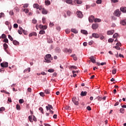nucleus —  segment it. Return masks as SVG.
<instances>
[{"label": "nucleus", "instance_id": "f257e3e1", "mask_svg": "<svg viewBox=\"0 0 126 126\" xmlns=\"http://www.w3.org/2000/svg\"><path fill=\"white\" fill-rule=\"evenodd\" d=\"M122 14V12L121 11H120L119 9H117L115 11L114 13V15L115 16H117L118 17H119L120 15Z\"/></svg>", "mask_w": 126, "mask_h": 126}, {"label": "nucleus", "instance_id": "f03ea898", "mask_svg": "<svg viewBox=\"0 0 126 126\" xmlns=\"http://www.w3.org/2000/svg\"><path fill=\"white\" fill-rule=\"evenodd\" d=\"M72 102H73L74 104L76 106L78 105V104H79V103L78 102V98L76 97H73L72 98Z\"/></svg>", "mask_w": 126, "mask_h": 126}, {"label": "nucleus", "instance_id": "7ed1b4c3", "mask_svg": "<svg viewBox=\"0 0 126 126\" xmlns=\"http://www.w3.org/2000/svg\"><path fill=\"white\" fill-rule=\"evenodd\" d=\"M76 14L79 18H82V17H83V14H82V12H81V11H77L76 12Z\"/></svg>", "mask_w": 126, "mask_h": 126}, {"label": "nucleus", "instance_id": "20e7f679", "mask_svg": "<svg viewBox=\"0 0 126 126\" xmlns=\"http://www.w3.org/2000/svg\"><path fill=\"white\" fill-rule=\"evenodd\" d=\"M1 67H8V63L4 62L0 63Z\"/></svg>", "mask_w": 126, "mask_h": 126}, {"label": "nucleus", "instance_id": "39448f33", "mask_svg": "<svg viewBox=\"0 0 126 126\" xmlns=\"http://www.w3.org/2000/svg\"><path fill=\"white\" fill-rule=\"evenodd\" d=\"M94 19H95V17H94V16L93 15H91L89 17V21L91 23H92L93 21H94Z\"/></svg>", "mask_w": 126, "mask_h": 126}, {"label": "nucleus", "instance_id": "423d86ee", "mask_svg": "<svg viewBox=\"0 0 126 126\" xmlns=\"http://www.w3.org/2000/svg\"><path fill=\"white\" fill-rule=\"evenodd\" d=\"M47 111H50L51 110H54V108H53V106L51 104H48V106H46L45 107Z\"/></svg>", "mask_w": 126, "mask_h": 126}, {"label": "nucleus", "instance_id": "0eeeda50", "mask_svg": "<svg viewBox=\"0 0 126 126\" xmlns=\"http://www.w3.org/2000/svg\"><path fill=\"white\" fill-rule=\"evenodd\" d=\"M92 28L94 29V30L97 29V28H98V24H93Z\"/></svg>", "mask_w": 126, "mask_h": 126}, {"label": "nucleus", "instance_id": "6e6552de", "mask_svg": "<svg viewBox=\"0 0 126 126\" xmlns=\"http://www.w3.org/2000/svg\"><path fill=\"white\" fill-rule=\"evenodd\" d=\"M92 37L95 38V39H98L99 38V34L98 33H92Z\"/></svg>", "mask_w": 126, "mask_h": 126}, {"label": "nucleus", "instance_id": "1a4fd4ad", "mask_svg": "<svg viewBox=\"0 0 126 126\" xmlns=\"http://www.w3.org/2000/svg\"><path fill=\"white\" fill-rule=\"evenodd\" d=\"M120 10L122 11V12H123L124 13H126V7H121L120 8Z\"/></svg>", "mask_w": 126, "mask_h": 126}, {"label": "nucleus", "instance_id": "9d476101", "mask_svg": "<svg viewBox=\"0 0 126 126\" xmlns=\"http://www.w3.org/2000/svg\"><path fill=\"white\" fill-rule=\"evenodd\" d=\"M80 95L82 97H83L84 96H86V95H87V92L86 91H82L81 94H80Z\"/></svg>", "mask_w": 126, "mask_h": 126}, {"label": "nucleus", "instance_id": "9b49d317", "mask_svg": "<svg viewBox=\"0 0 126 126\" xmlns=\"http://www.w3.org/2000/svg\"><path fill=\"white\" fill-rule=\"evenodd\" d=\"M114 32L115 31L114 30L108 31H107V35H113Z\"/></svg>", "mask_w": 126, "mask_h": 126}, {"label": "nucleus", "instance_id": "f8f14e48", "mask_svg": "<svg viewBox=\"0 0 126 126\" xmlns=\"http://www.w3.org/2000/svg\"><path fill=\"white\" fill-rule=\"evenodd\" d=\"M71 32H72V33H74V34H77V33H78V31L76 29H71Z\"/></svg>", "mask_w": 126, "mask_h": 126}, {"label": "nucleus", "instance_id": "ddd939ff", "mask_svg": "<svg viewBox=\"0 0 126 126\" xmlns=\"http://www.w3.org/2000/svg\"><path fill=\"white\" fill-rule=\"evenodd\" d=\"M90 60H91V61L92 62V63H96V60H95V59H94V56L91 57Z\"/></svg>", "mask_w": 126, "mask_h": 126}, {"label": "nucleus", "instance_id": "4468645a", "mask_svg": "<svg viewBox=\"0 0 126 126\" xmlns=\"http://www.w3.org/2000/svg\"><path fill=\"white\" fill-rule=\"evenodd\" d=\"M3 46V48H4V50L5 52H7L6 49H7V48H8V45L6 43H4Z\"/></svg>", "mask_w": 126, "mask_h": 126}, {"label": "nucleus", "instance_id": "2eb2a0df", "mask_svg": "<svg viewBox=\"0 0 126 126\" xmlns=\"http://www.w3.org/2000/svg\"><path fill=\"white\" fill-rule=\"evenodd\" d=\"M32 36H37V33H36V32L30 33L29 34V37H32Z\"/></svg>", "mask_w": 126, "mask_h": 126}, {"label": "nucleus", "instance_id": "dca6fc26", "mask_svg": "<svg viewBox=\"0 0 126 126\" xmlns=\"http://www.w3.org/2000/svg\"><path fill=\"white\" fill-rule=\"evenodd\" d=\"M81 32L82 34H84L85 35H87V34H88V32H87V31L84 30H82L81 31Z\"/></svg>", "mask_w": 126, "mask_h": 126}, {"label": "nucleus", "instance_id": "f3484780", "mask_svg": "<svg viewBox=\"0 0 126 126\" xmlns=\"http://www.w3.org/2000/svg\"><path fill=\"white\" fill-rule=\"evenodd\" d=\"M33 8H36V9H39V4L37 3H34L33 5Z\"/></svg>", "mask_w": 126, "mask_h": 126}, {"label": "nucleus", "instance_id": "a211bd4d", "mask_svg": "<svg viewBox=\"0 0 126 126\" xmlns=\"http://www.w3.org/2000/svg\"><path fill=\"white\" fill-rule=\"evenodd\" d=\"M45 5H50L51 4V1L49 0H45Z\"/></svg>", "mask_w": 126, "mask_h": 126}, {"label": "nucleus", "instance_id": "6ab92c4d", "mask_svg": "<svg viewBox=\"0 0 126 126\" xmlns=\"http://www.w3.org/2000/svg\"><path fill=\"white\" fill-rule=\"evenodd\" d=\"M72 0H66L65 2L68 4H72Z\"/></svg>", "mask_w": 126, "mask_h": 126}, {"label": "nucleus", "instance_id": "aec40b11", "mask_svg": "<svg viewBox=\"0 0 126 126\" xmlns=\"http://www.w3.org/2000/svg\"><path fill=\"white\" fill-rule=\"evenodd\" d=\"M42 14H48V11L45 9L42 10Z\"/></svg>", "mask_w": 126, "mask_h": 126}, {"label": "nucleus", "instance_id": "412c9836", "mask_svg": "<svg viewBox=\"0 0 126 126\" xmlns=\"http://www.w3.org/2000/svg\"><path fill=\"white\" fill-rule=\"evenodd\" d=\"M74 1L77 2V4H81L82 1L81 0H75Z\"/></svg>", "mask_w": 126, "mask_h": 126}, {"label": "nucleus", "instance_id": "4be33fe9", "mask_svg": "<svg viewBox=\"0 0 126 126\" xmlns=\"http://www.w3.org/2000/svg\"><path fill=\"white\" fill-rule=\"evenodd\" d=\"M45 33H46L45 31L44 30H42L39 31V34H40V35H43V34H45Z\"/></svg>", "mask_w": 126, "mask_h": 126}, {"label": "nucleus", "instance_id": "5701e85b", "mask_svg": "<svg viewBox=\"0 0 126 126\" xmlns=\"http://www.w3.org/2000/svg\"><path fill=\"white\" fill-rule=\"evenodd\" d=\"M53 42V39H52V38L47 39V43H49V44H52Z\"/></svg>", "mask_w": 126, "mask_h": 126}, {"label": "nucleus", "instance_id": "b1692460", "mask_svg": "<svg viewBox=\"0 0 126 126\" xmlns=\"http://www.w3.org/2000/svg\"><path fill=\"white\" fill-rule=\"evenodd\" d=\"M13 44L14 45H19V42L17 41V40H13Z\"/></svg>", "mask_w": 126, "mask_h": 126}, {"label": "nucleus", "instance_id": "393cba45", "mask_svg": "<svg viewBox=\"0 0 126 126\" xmlns=\"http://www.w3.org/2000/svg\"><path fill=\"white\" fill-rule=\"evenodd\" d=\"M23 11H24L25 12V13H28V12H29V10L27 8H23L22 9Z\"/></svg>", "mask_w": 126, "mask_h": 126}, {"label": "nucleus", "instance_id": "a878e982", "mask_svg": "<svg viewBox=\"0 0 126 126\" xmlns=\"http://www.w3.org/2000/svg\"><path fill=\"white\" fill-rule=\"evenodd\" d=\"M52 55L51 54H47L45 56V59H51Z\"/></svg>", "mask_w": 126, "mask_h": 126}, {"label": "nucleus", "instance_id": "bb28decb", "mask_svg": "<svg viewBox=\"0 0 126 126\" xmlns=\"http://www.w3.org/2000/svg\"><path fill=\"white\" fill-rule=\"evenodd\" d=\"M44 60H45L44 62L45 63H51V60L48 58H45Z\"/></svg>", "mask_w": 126, "mask_h": 126}, {"label": "nucleus", "instance_id": "cd10ccee", "mask_svg": "<svg viewBox=\"0 0 126 126\" xmlns=\"http://www.w3.org/2000/svg\"><path fill=\"white\" fill-rule=\"evenodd\" d=\"M94 21V22H101V20L100 19L95 18Z\"/></svg>", "mask_w": 126, "mask_h": 126}, {"label": "nucleus", "instance_id": "c85d7f7f", "mask_svg": "<svg viewBox=\"0 0 126 126\" xmlns=\"http://www.w3.org/2000/svg\"><path fill=\"white\" fill-rule=\"evenodd\" d=\"M44 93L45 94H50V90L49 89H46L44 91Z\"/></svg>", "mask_w": 126, "mask_h": 126}, {"label": "nucleus", "instance_id": "c756f323", "mask_svg": "<svg viewBox=\"0 0 126 126\" xmlns=\"http://www.w3.org/2000/svg\"><path fill=\"white\" fill-rule=\"evenodd\" d=\"M1 38H2V39L6 38V35H5V34H4V33L2 34V35L1 36Z\"/></svg>", "mask_w": 126, "mask_h": 126}, {"label": "nucleus", "instance_id": "7c9ffc66", "mask_svg": "<svg viewBox=\"0 0 126 126\" xmlns=\"http://www.w3.org/2000/svg\"><path fill=\"white\" fill-rule=\"evenodd\" d=\"M28 119H29L30 122H31V123L33 122V120L32 119V117L31 116H29L28 117Z\"/></svg>", "mask_w": 126, "mask_h": 126}, {"label": "nucleus", "instance_id": "2f4dec72", "mask_svg": "<svg viewBox=\"0 0 126 126\" xmlns=\"http://www.w3.org/2000/svg\"><path fill=\"white\" fill-rule=\"evenodd\" d=\"M32 23L33 24H36L37 23V20L35 19V18H33L32 20Z\"/></svg>", "mask_w": 126, "mask_h": 126}, {"label": "nucleus", "instance_id": "473e14b6", "mask_svg": "<svg viewBox=\"0 0 126 126\" xmlns=\"http://www.w3.org/2000/svg\"><path fill=\"white\" fill-rule=\"evenodd\" d=\"M96 2L97 4H101L102 3V0H97Z\"/></svg>", "mask_w": 126, "mask_h": 126}, {"label": "nucleus", "instance_id": "72a5a7b5", "mask_svg": "<svg viewBox=\"0 0 126 126\" xmlns=\"http://www.w3.org/2000/svg\"><path fill=\"white\" fill-rule=\"evenodd\" d=\"M8 39H9V40H10V41H13V38H12L11 35H10V34L8 35Z\"/></svg>", "mask_w": 126, "mask_h": 126}, {"label": "nucleus", "instance_id": "f704fd0d", "mask_svg": "<svg viewBox=\"0 0 126 126\" xmlns=\"http://www.w3.org/2000/svg\"><path fill=\"white\" fill-rule=\"evenodd\" d=\"M39 110L40 111L42 114H44V109H43L42 107H39Z\"/></svg>", "mask_w": 126, "mask_h": 126}, {"label": "nucleus", "instance_id": "c9c22d12", "mask_svg": "<svg viewBox=\"0 0 126 126\" xmlns=\"http://www.w3.org/2000/svg\"><path fill=\"white\" fill-rule=\"evenodd\" d=\"M66 14L67 16H70V15H71V12L70 11H67Z\"/></svg>", "mask_w": 126, "mask_h": 126}, {"label": "nucleus", "instance_id": "e433bc0d", "mask_svg": "<svg viewBox=\"0 0 126 126\" xmlns=\"http://www.w3.org/2000/svg\"><path fill=\"white\" fill-rule=\"evenodd\" d=\"M118 36H119V34L117 33H115L113 34V38H117V37H118Z\"/></svg>", "mask_w": 126, "mask_h": 126}, {"label": "nucleus", "instance_id": "4c0bfd02", "mask_svg": "<svg viewBox=\"0 0 126 126\" xmlns=\"http://www.w3.org/2000/svg\"><path fill=\"white\" fill-rule=\"evenodd\" d=\"M3 111H5V108L4 107H0V112H3Z\"/></svg>", "mask_w": 126, "mask_h": 126}, {"label": "nucleus", "instance_id": "58836bf2", "mask_svg": "<svg viewBox=\"0 0 126 126\" xmlns=\"http://www.w3.org/2000/svg\"><path fill=\"white\" fill-rule=\"evenodd\" d=\"M65 32L66 34H68L69 33H70V30L68 29H66L65 30Z\"/></svg>", "mask_w": 126, "mask_h": 126}, {"label": "nucleus", "instance_id": "ea45409f", "mask_svg": "<svg viewBox=\"0 0 126 126\" xmlns=\"http://www.w3.org/2000/svg\"><path fill=\"white\" fill-rule=\"evenodd\" d=\"M108 41V43H113V42H114V39H113V38H109Z\"/></svg>", "mask_w": 126, "mask_h": 126}, {"label": "nucleus", "instance_id": "a19ab883", "mask_svg": "<svg viewBox=\"0 0 126 126\" xmlns=\"http://www.w3.org/2000/svg\"><path fill=\"white\" fill-rule=\"evenodd\" d=\"M117 72V69H116V68H114L112 70V74H116V73Z\"/></svg>", "mask_w": 126, "mask_h": 126}, {"label": "nucleus", "instance_id": "79ce46f5", "mask_svg": "<svg viewBox=\"0 0 126 126\" xmlns=\"http://www.w3.org/2000/svg\"><path fill=\"white\" fill-rule=\"evenodd\" d=\"M16 109L18 111H19L20 110L21 108H20V106L19 105V104H17L16 105Z\"/></svg>", "mask_w": 126, "mask_h": 126}, {"label": "nucleus", "instance_id": "37998d69", "mask_svg": "<svg viewBox=\"0 0 126 126\" xmlns=\"http://www.w3.org/2000/svg\"><path fill=\"white\" fill-rule=\"evenodd\" d=\"M3 42H4V43H8V39L6 38H5L3 40Z\"/></svg>", "mask_w": 126, "mask_h": 126}, {"label": "nucleus", "instance_id": "c03bdc74", "mask_svg": "<svg viewBox=\"0 0 126 126\" xmlns=\"http://www.w3.org/2000/svg\"><path fill=\"white\" fill-rule=\"evenodd\" d=\"M48 72L52 73V72H54V71H55V70L53 69H49L48 70Z\"/></svg>", "mask_w": 126, "mask_h": 126}, {"label": "nucleus", "instance_id": "a18cd8bd", "mask_svg": "<svg viewBox=\"0 0 126 126\" xmlns=\"http://www.w3.org/2000/svg\"><path fill=\"white\" fill-rule=\"evenodd\" d=\"M56 30H57V31H58L59 32V31H61V27L58 26L56 28Z\"/></svg>", "mask_w": 126, "mask_h": 126}, {"label": "nucleus", "instance_id": "49530a36", "mask_svg": "<svg viewBox=\"0 0 126 126\" xmlns=\"http://www.w3.org/2000/svg\"><path fill=\"white\" fill-rule=\"evenodd\" d=\"M19 102L20 104H22L24 102V100L23 99H19Z\"/></svg>", "mask_w": 126, "mask_h": 126}, {"label": "nucleus", "instance_id": "de8ad7c7", "mask_svg": "<svg viewBox=\"0 0 126 126\" xmlns=\"http://www.w3.org/2000/svg\"><path fill=\"white\" fill-rule=\"evenodd\" d=\"M39 95L40 96H41V97H44V96H45V94L43 92H40L39 93Z\"/></svg>", "mask_w": 126, "mask_h": 126}, {"label": "nucleus", "instance_id": "09e8293b", "mask_svg": "<svg viewBox=\"0 0 126 126\" xmlns=\"http://www.w3.org/2000/svg\"><path fill=\"white\" fill-rule=\"evenodd\" d=\"M70 68H74V69H76V68H77V67H76V66L75 65H71L70 66Z\"/></svg>", "mask_w": 126, "mask_h": 126}, {"label": "nucleus", "instance_id": "8fccbe9b", "mask_svg": "<svg viewBox=\"0 0 126 126\" xmlns=\"http://www.w3.org/2000/svg\"><path fill=\"white\" fill-rule=\"evenodd\" d=\"M27 91L28 92L31 93V92H32V89H31V88H28L27 89Z\"/></svg>", "mask_w": 126, "mask_h": 126}, {"label": "nucleus", "instance_id": "3c124183", "mask_svg": "<svg viewBox=\"0 0 126 126\" xmlns=\"http://www.w3.org/2000/svg\"><path fill=\"white\" fill-rule=\"evenodd\" d=\"M42 23H43V24H45V23H46V18H42Z\"/></svg>", "mask_w": 126, "mask_h": 126}, {"label": "nucleus", "instance_id": "603ef678", "mask_svg": "<svg viewBox=\"0 0 126 126\" xmlns=\"http://www.w3.org/2000/svg\"><path fill=\"white\" fill-rule=\"evenodd\" d=\"M29 6V4H28V3H26V4H24L23 7H24V8H25V7H28Z\"/></svg>", "mask_w": 126, "mask_h": 126}, {"label": "nucleus", "instance_id": "864d4df0", "mask_svg": "<svg viewBox=\"0 0 126 126\" xmlns=\"http://www.w3.org/2000/svg\"><path fill=\"white\" fill-rule=\"evenodd\" d=\"M124 111H125L124 109L121 108L120 109V112L121 113V114H124Z\"/></svg>", "mask_w": 126, "mask_h": 126}, {"label": "nucleus", "instance_id": "5fc2aeb1", "mask_svg": "<svg viewBox=\"0 0 126 126\" xmlns=\"http://www.w3.org/2000/svg\"><path fill=\"white\" fill-rule=\"evenodd\" d=\"M13 27L14 28H18V25L17 24H14Z\"/></svg>", "mask_w": 126, "mask_h": 126}, {"label": "nucleus", "instance_id": "6e6d98bb", "mask_svg": "<svg viewBox=\"0 0 126 126\" xmlns=\"http://www.w3.org/2000/svg\"><path fill=\"white\" fill-rule=\"evenodd\" d=\"M23 33L24 35H27V32L25 30H23Z\"/></svg>", "mask_w": 126, "mask_h": 126}, {"label": "nucleus", "instance_id": "4d7b16f0", "mask_svg": "<svg viewBox=\"0 0 126 126\" xmlns=\"http://www.w3.org/2000/svg\"><path fill=\"white\" fill-rule=\"evenodd\" d=\"M115 49H116V50H121V47H120V46H115Z\"/></svg>", "mask_w": 126, "mask_h": 126}, {"label": "nucleus", "instance_id": "13d9d810", "mask_svg": "<svg viewBox=\"0 0 126 126\" xmlns=\"http://www.w3.org/2000/svg\"><path fill=\"white\" fill-rule=\"evenodd\" d=\"M47 28H48V27L46 25H44L43 26L42 29H43V30H46Z\"/></svg>", "mask_w": 126, "mask_h": 126}, {"label": "nucleus", "instance_id": "bf43d9fd", "mask_svg": "<svg viewBox=\"0 0 126 126\" xmlns=\"http://www.w3.org/2000/svg\"><path fill=\"white\" fill-rule=\"evenodd\" d=\"M49 25L50 27H53V26H54L55 24H54V23L50 22Z\"/></svg>", "mask_w": 126, "mask_h": 126}, {"label": "nucleus", "instance_id": "052dcab7", "mask_svg": "<svg viewBox=\"0 0 126 126\" xmlns=\"http://www.w3.org/2000/svg\"><path fill=\"white\" fill-rule=\"evenodd\" d=\"M9 14L10 15H13V14H14V13H13V11L12 10L10 11Z\"/></svg>", "mask_w": 126, "mask_h": 126}, {"label": "nucleus", "instance_id": "680f3d73", "mask_svg": "<svg viewBox=\"0 0 126 126\" xmlns=\"http://www.w3.org/2000/svg\"><path fill=\"white\" fill-rule=\"evenodd\" d=\"M18 32L20 34V35H22V31H21L20 30H18Z\"/></svg>", "mask_w": 126, "mask_h": 126}, {"label": "nucleus", "instance_id": "e2e57ef3", "mask_svg": "<svg viewBox=\"0 0 126 126\" xmlns=\"http://www.w3.org/2000/svg\"><path fill=\"white\" fill-rule=\"evenodd\" d=\"M87 110H88V111H91V107L90 106H87Z\"/></svg>", "mask_w": 126, "mask_h": 126}, {"label": "nucleus", "instance_id": "0e129e2a", "mask_svg": "<svg viewBox=\"0 0 126 126\" xmlns=\"http://www.w3.org/2000/svg\"><path fill=\"white\" fill-rule=\"evenodd\" d=\"M93 40H91V41L89 42V45L90 46H91V45H92V44H93Z\"/></svg>", "mask_w": 126, "mask_h": 126}, {"label": "nucleus", "instance_id": "69168bd1", "mask_svg": "<svg viewBox=\"0 0 126 126\" xmlns=\"http://www.w3.org/2000/svg\"><path fill=\"white\" fill-rule=\"evenodd\" d=\"M41 74H42V75H47V73H46L44 71H42L41 72Z\"/></svg>", "mask_w": 126, "mask_h": 126}, {"label": "nucleus", "instance_id": "338daca9", "mask_svg": "<svg viewBox=\"0 0 126 126\" xmlns=\"http://www.w3.org/2000/svg\"><path fill=\"white\" fill-rule=\"evenodd\" d=\"M65 110H70V106H66L65 108Z\"/></svg>", "mask_w": 126, "mask_h": 126}, {"label": "nucleus", "instance_id": "774afa93", "mask_svg": "<svg viewBox=\"0 0 126 126\" xmlns=\"http://www.w3.org/2000/svg\"><path fill=\"white\" fill-rule=\"evenodd\" d=\"M97 99L98 101H101L102 100V97H100V96H98L97 97Z\"/></svg>", "mask_w": 126, "mask_h": 126}]
</instances>
